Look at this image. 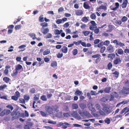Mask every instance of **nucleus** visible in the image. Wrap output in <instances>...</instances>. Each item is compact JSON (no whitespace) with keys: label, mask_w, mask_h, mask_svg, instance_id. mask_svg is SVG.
Listing matches in <instances>:
<instances>
[{"label":"nucleus","mask_w":129,"mask_h":129,"mask_svg":"<svg viewBox=\"0 0 129 129\" xmlns=\"http://www.w3.org/2000/svg\"><path fill=\"white\" fill-rule=\"evenodd\" d=\"M11 115L12 117L11 119L13 120L16 119H18L19 118L22 117V116L20 112L19 111H17L14 110L11 113Z\"/></svg>","instance_id":"nucleus-1"},{"label":"nucleus","mask_w":129,"mask_h":129,"mask_svg":"<svg viewBox=\"0 0 129 129\" xmlns=\"http://www.w3.org/2000/svg\"><path fill=\"white\" fill-rule=\"evenodd\" d=\"M102 110L107 114H108L111 113L112 111V109L110 106L106 104L103 106Z\"/></svg>","instance_id":"nucleus-2"},{"label":"nucleus","mask_w":129,"mask_h":129,"mask_svg":"<svg viewBox=\"0 0 129 129\" xmlns=\"http://www.w3.org/2000/svg\"><path fill=\"white\" fill-rule=\"evenodd\" d=\"M78 112L81 116H85L89 118L91 116V115L89 113L85 110H83V111H82L80 110H79Z\"/></svg>","instance_id":"nucleus-3"},{"label":"nucleus","mask_w":129,"mask_h":129,"mask_svg":"<svg viewBox=\"0 0 129 129\" xmlns=\"http://www.w3.org/2000/svg\"><path fill=\"white\" fill-rule=\"evenodd\" d=\"M114 50V46L111 45H110L107 48V52L109 53H112L113 52Z\"/></svg>","instance_id":"nucleus-4"},{"label":"nucleus","mask_w":129,"mask_h":129,"mask_svg":"<svg viewBox=\"0 0 129 129\" xmlns=\"http://www.w3.org/2000/svg\"><path fill=\"white\" fill-rule=\"evenodd\" d=\"M115 5L116 7L114 8L113 6L111 5L110 6V8L112 10L115 11L117 10L118 9L119 7V4L118 3L116 2L115 3Z\"/></svg>","instance_id":"nucleus-5"},{"label":"nucleus","mask_w":129,"mask_h":129,"mask_svg":"<svg viewBox=\"0 0 129 129\" xmlns=\"http://www.w3.org/2000/svg\"><path fill=\"white\" fill-rule=\"evenodd\" d=\"M46 111L49 114H51L53 113V109L52 108L49 106H47L46 107Z\"/></svg>","instance_id":"nucleus-6"},{"label":"nucleus","mask_w":129,"mask_h":129,"mask_svg":"<svg viewBox=\"0 0 129 129\" xmlns=\"http://www.w3.org/2000/svg\"><path fill=\"white\" fill-rule=\"evenodd\" d=\"M121 60L119 58H117L114 60L113 61V63L115 65L120 64L121 62Z\"/></svg>","instance_id":"nucleus-7"},{"label":"nucleus","mask_w":129,"mask_h":129,"mask_svg":"<svg viewBox=\"0 0 129 129\" xmlns=\"http://www.w3.org/2000/svg\"><path fill=\"white\" fill-rule=\"evenodd\" d=\"M22 70L23 71V68L22 66L20 64H19L16 66L15 67V70L18 72L20 70Z\"/></svg>","instance_id":"nucleus-8"},{"label":"nucleus","mask_w":129,"mask_h":129,"mask_svg":"<svg viewBox=\"0 0 129 129\" xmlns=\"http://www.w3.org/2000/svg\"><path fill=\"white\" fill-rule=\"evenodd\" d=\"M128 3V0H124L122 4H121V6L123 8H126Z\"/></svg>","instance_id":"nucleus-9"},{"label":"nucleus","mask_w":129,"mask_h":129,"mask_svg":"<svg viewBox=\"0 0 129 129\" xmlns=\"http://www.w3.org/2000/svg\"><path fill=\"white\" fill-rule=\"evenodd\" d=\"M115 56V55L114 53H111L108 54V57L111 60H113Z\"/></svg>","instance_id":"nucleus-10"},{"label":"nucleus","mask_w":129,"mask_h":129,"mask_svg":"<svg viewBox=\"0 0 129 129\" xmlns=\"http://www.w3.org/2000/svg\"><path fill=\"white\" fill-rule=\"evenodd\" d=\"M61 50L63 53H66L68 52V48L66 46H63L61 49Z\"/></svg>","instance_id":"nucleus-11"},{"label":"nucleus","mask_w":129,"mask_h":129,"mask_svg":"<svg viewBox=\"0 0 129 129\" xmlns=\"http://www.w3.org/2000/svg\"><path fill=\"white\" fill-rule=\"evenodd\" d=\"M122 93L124 94H129V88H125L122 90Z\"/></svg>","instance_id":"nucleus-12"},{"label":"nucleus","mask_w":129,"mask_h":129,"mask_svg":"<svg viewBox=\"0 0 129 129\" xmlns=\"http://www.w3.org/2000/svg\"><path fill=\"white\" fill-rule=\"evenodd\" d=\"M111 89V87H107L104 88V91L105 93H109L110 92Z\"/></svg>","instance_id":"nucleus-13"},{"label":"nucleus","mask_w":129,"mask_h":129,"mask_svg":"<svg viewBox=\"0 0 129 129\" xmlns=\"http://www.w3.org/2000/svg\"><path fill=\"white\" fill-rule=\"evenodd\" d=\"M89 18L88 17H86L84 16L82 18L81 20L84 23H86L89 21Z\"/></svg>","instance_id":"nucleus-14"},{"label":"nucleus","mask_w":129,"mask_h":129,"mask_svg":"<svg viewBox=\"0 0 129 129\" xmlns=\"http://www.w3.org/2000/svg\"><path fill=\"white\" fill-rule=\"evenodd\" d=\"M75 14L77 15L80 16L82 15L83 14V12L82 10H78L76 11Z\"/></svg>","instance_id":"nucleus-15"},{"label":"nucleus","mask_w":129,"mask_h":129,"mask_svg":"<svg viewBox=\"0 0 129 129\" xmlns=\"http://www.w3.org/2000/svg\"><path fill=\"white\" fill-rule=\"evenodd\" d=\"M83 7L84 8L86 9H89L90 8V7L89 6L87 2H85L83 4Z\"/></svg>","instance_id":"nucleus-16"},{"label":"nucleus","mask_w":129,"mask_h":129,"mask_svg":"<svg viewBox=\"0 0 129 129\" xmlns=\"http://www.w3.org/2000/svg\"><path fill=\"white\" fill-rule=\"evenodd\" d=\"M96 25H90L89 27V29L92 30H94V28H97Z\"/></svg>","instance_id":"nucleus-17"},{"label":"nucleus","mask_w":129,"mask_h":129,"mask_svg":"<svg viewBox=\"0 0 129 129\" xmlns=\"http://www.w3.org/2000/svg\"><path fill=\"white\" fill-rule=\"evenodd\" d=\"M117 53L119 54L122 55L124 53V51L121 48L118 49Z\"/></svg>","instance_id":"nucleus-18"},{"label":"nucleus","mask_w":129,"mask_h":129,"mask_svg":"<svg viewBox=\"0 0 129 129\" xmlns=\"http://www.w3.org/2000/svg\"><path fill=\"white\" fill-rule=\"evenodd\" d=\"M50 53V50L49 49H47L45 50L43 52V55H46L49 54Z\"/></svg>","instance_id":"nucleus-19"},{"label":"nucleus","mask_w":129,"mask_h":129,"mask_svg":"<svg viewBox=\"0 0 129 129\" xmlns=\"http://www.w3.org/2000/svg\"><path fill=\"white\" fill-rule=\"evenodd\" d=\"M39 20L40 22H43L44 21V18L43 17V15L41 14L39 17Z\"/></svg>","instance_id":"nucleus-20"},{"label":"nucleus","mask_w":129,"mask_h":129,"mask_svg":"<svg viewBox=\"0 0 129 129\" xmlns=\"http://www.w3.org/2000/svg\"><path fill=\"white\" fill-rule=\"evenodd\" d=\"M3 80L6 83H7L9 81L10 79L9 78L5 77L3 78Z\"/></svg>","instance_id":"nucleus-21"},{"label":"nucleus","mask_w":129,"mask_h":129,"mask_svg":"<svg viewBox=\"0 0 129 129\" xmlns=\"http://www.w3.org/2000/svg\"><path fill=\"white\" fill-rule=\"evenodd\" d=\"M79 106L80 108L83 110L86 107V105L83 103L79 104Z\"/></svg>","instance_id":"nucleus-22"},{"label":"nucleus","mask_w":129,"mask_h":129,"mask_svg":"<svg viewBox=\"0 0 129 129\" xmlns=\"http://www.w3.org/2000/svg\"><path fill=\"white\" fill-rule=\"evenodd\" d=\"M29 35L31 38H32L33 40H35L36 39V35L34 33H30L29 34Z\"/></svg>","instance_id":"nucleus-23"},{"label":"nucleus","mask_w":129,"mask_h":129,"mask_svg":"<svg viewBox=\"0 0 129 129\" xmlns=\"http://www.w3.org/2000/svg\"><path fill=\"white\" fill-rule=\"evenodd\" d=\"M41 26H42V28H44L47 27L48 26V24L47 23L45 22H43L41 23L40 24Z\"/></svg>","instance_id":"nucleus-24"},{"label":"nucleus","mask_w":129,"mask_h":129,"mask_svg":"<svg viewBox=\"0 0 129 129\" xmlns=\"http://www.w3.org/2000/svg\"><path fill=\"white\" fill-rule=\"evenodd\" d=\"M57 66V63L56 61H53L51 63V66L52 67H55Z\"/></svg>","instance_id":"nucleus-25"},{"label":"nucleus","mask_w":129,"mask_h":129,"mask_svg":"<svg viewBox=\"0 0 129 129\" xmlns=\"http://www.w3.org/2000/svg\"><path fill=\"white\" fill-rule=\"evenodd\" d=\"M100 101L102 102H105L108 101V99L106 97H103L100 99Z\"/></svg>","instance_id":"nucleus-26"},{"label":"nucleus","mask_w":129,"mask_h":129,"mask_svg":"<svg viewBox=\"0 0 129 129\" xmlns=\"http://www.w3.org/2000/svg\"><path fill=\"white\" fill-rule=\"evenodd\" d=\"M90 17L92 19L94 20L96 19V16L95 14L94 13H93L90 15Z\"/></svg>","instance_id":"nucleus-27"},{"label":"nucleus","mask_w":129,"mask_h":129,"mask_svg":"<svg viewBox=\"0 0 129 129\" xmlns=\"http://www.w3.org/2000/svg\"><path fill=\"white\" fill-rule=\"evenodd\" d=\"M24 98L25 100L27 101L30 99V97L28 94H25L24 96Z\"/></svg>","instance_id":"nucleus-28"},{"label":"nucleus","mask_w":129,"mask_h":129,"mask_svg":"<svg viewBox=\"0 0 129 129\" xmlns=\"http://www.w3.org/2000/svg\"><path fill=\"white\" fill-rule=\"evenodd\" d=\"M99 9H103L105 10H107V8L105 6L102 5L99 7Z\"/></svg>","instance_id":"nucleus-29"},{"label":"nucleus","mask_w":129,"mask_h":129,"mask_svg":"<svg viewBox=\"0 0 129 129\" xmlns=\"http://www.w3.org/2000/svg\"><path fill=\"white\" fill-rule=\"evenodd\" d=\"M82 93V92L80 91L79 90H77L75 92V94L76 95H80Z\"/></svg>","instance_id":"nucleus-30"},{"label":"nucleus","mask_w":129,"mask_h":129,"mask_svg":"<svg viewBox=\"0 0 129 129\" xmlns=\"http://www.w3.org/2000/svg\"><path fill=\"white\" fill-rule=\"evenodd\" d=\"M72 107L73 109H77L78 108V106L76 104H73L72 105Z\"/></svg>","instance_id":"nucleus-31"},{"label":"nucleus","mask_w":129,"mask_h":129,"mask_svg":"<svg viewBox=\"0 0 129 129\" xmlns=\"http://www.w3.org/2000/svg\"><path fill=\"white\" fill-rule=\"evenodd\" d=\"M89 110H91L92 112H94L96 111V110L93 107L92 105L91 104L90 106H89Z\"/></svg>","instance_id":"nucleus-32"},{"label":"nucleus","mask_w":129,"mask_h":129,"mask_svg":"<svg viewBox=\"0 0 129 129\" xmlns=\"http://www.w3.org/2000/svg\"><path fill=\"white\" fill-rule=\"evenodd\" d=\"M90 33V31H83L82 33L84 36H86L88 35Z\"/></svg>","instance_id":"nucleus-33"},{"label":"nucleus","mask_w":129,"mask_h":129,"mask_svg":"<svg viewBox=\"0 0 129 129\" xmlns=\"http://www.w3.org/2000/svg\"><path fill=\"white\" fill-rule=\"evenodd\" d=\"M127 17L125 16H124L121 19V20L122 22H125L127 20Z\"/></svg>","instance_id":"nucleus-34"},{"label":"nucleus","mask_w":129,"mask_h":129,"mask_svg":"<svg viewBox=\"0 0 129 129\" xmlns=\"http://www.w3.org/2000/svg\"><path fill=\"white\" fill-rule=\"evenodd\" d=\"M106 49V48L104 46L102 47L101 48L100 52L101 53H103L105 51Z\"/></svg>","instance_id":"nucleus-35"},{"label":"nucleus","mask_w":129,"mask_h":129,"mask_svg":"<svg viewBox=\"0 0 129 129\" xmlns=\"http://www.w3.org/2000/svg\"><path fill=\"white\" fill-rule=\"evenodd\" d=\"M49 31V29L48 28H46L44 29V31H42V33L44 34H47Z\"/></svg>","instance_id":"nucleus-36"},{"label":"nucleus","mask_w":129,"mask_h":129,"mask_svg":"<svg viewBox=\"0 0 129 129\" xmlns=\"http://www.w3.org/2000/svg\"><path fill=\"white\" fill-rule=\"evenodd\" d=\"M114 97H115L116 98H118L119 96L118 95L117 92L115 91H114L112 93Z\"/></svg>","instance_id":"nucleus-37"},{"label":"nucleus","mask_w":129,"mask_h":129,"mask_svg":"<svg viewBox=\"0 0 129 129\" xmlns=\"http://www.w3.org/2000/svg\"><path fill=\"white\" fill-rule=\"evenodd\" d=\"M41 99L43 101H46L47 100V99L45 95H43L41 97Z\"/></svg>","instance_id":"nucleus-38"},{"label":"nucleus","mask_w":129,"mask_h":129,"mask_svg":"<svg viewBox=\"0 0 129 129\" xmlns=\"http://www.w3.org/2000/svg\"><path fill=\"white\" fill-rule=\"evenodd\" d=\"M104 45L106 46H108L110 43V42L109 41L107 40L103 42Z\"/></svg>","instance_id":"nucleus-39"},{"label":"nucleus","mask_w":129,"mask_h":129,"mask_svg":"<svg viewBox=\"0 0 129 129\" xmlns=\"http://www.w3.org/2000/svg\"><path fill=\"white\" fill-rule=\"evenodd\" d=\"M18 73V72L17 71H13V73L11 74V75L12 77H14L16 76Z\"/></svg>","instance_id":"nucleus-40"},{"label":"nucleus","mask_w":129,"mask_h":129,"mask_svg":"<svg viewBox=\"0 0 129 129\" xmlns=\"http://www.w3.org/2000/svg\"><path fill=\"white\" fill-rule=\"evenodd\" d=\"M73 42L74 44H75L77 46L81 44V41L79 40L77 42L76 41H74Z\"/></svg>","instance_id":"nucleus-41"},{"label":"nucleus","mask_w":129,"mask_h":129,"mask_svg":"<svg viewBox=\"0 0 129 129\" xmlns=\"http://www.w3.org/2000/svg\"><path fill=\"white\" fill-rule=\"evenodd\" d=\"M48 123L52 124H56V122L55 121H53L50 119L48 120Z\"/></svg>","instance_id":"nucleus-42"},{"label":"nucleus","mask_w":129,"mask_h":129,"mask_svg":"<svg viewBox=\"0 0 129 129\" xmlns=\"http://www.w3.org/2000/svg\"><path fill=\"white\" fill-rule=\"evenodd\" d=\"M109 70H110L112 67V65L111 62H109L107 66Z\"/></svg>","instance_id":"nucleus-43"},{"label":"nucleus","mask_w":129,"mask_h":129,"mask_svg":"<svg viewBox=\"0 0 129 129\" xmlns=\"http://www.w3.org/2000/svg\"><path fill=\"white\" fill-rule=\"evenodd\" d=\"M104 121L105 123H107L108 124H110V119L108 118H106L104 120Z\"/></svg>","instance_id":"nucleus-44"},{"label":"nucleus","mask_w":129,"mask_h":129,"mask_svg":"<svg viewBox=\"0 0 129 129\" xmlns=\"http://www.w3.org/2000/svg\"><path fill=\"white\" fill-rule=\"evenodd\" d=\"M101 57V56L100 54H99L93 55L92 56V58H97L98 57Z\"/></svg>","instance_id":"nucleus-45"},{"label":"nucleus","mask_w":129,"mask_h":129,"mask_svg":"<svg viewBox=\"0 0 129 129\" xmlns=\"http://www.w3.org/2000/svg\"><path fill=\"white\" fill-rule=\"evenodd\" d=\"M65 125H62V128H66L67 127V125L68 126L69 124L67 122H65L64 123Z\"/></svg>","instance_id":"nucleus-46"},{"label":"nucleus","mask_w":129,"mask_h":129,"mask_svg":"<svg viewBox=\"0 0 129 129\" xmlns=\"http://www.w3.org/2000/svg\"><path fill=\"white\" fill-rule=\"evenodd\" d=\"M19 102L20 103L24 104L25 103V100L24 99L20 98L19 99Z\"/></svg>","instance_id":"nucleus-47"},{"label":"nucleus","mask_w":129,"mask_h":129,"mask_svg":"<svg viewBox=\"0 0 129 129\" xmlns=\"http://www.w3.org/2000/svg\"><path fill=\"white\" fill-rule=\"evenodd\" d=\"M101 60V58L100 57H98L95 60V62L96 64L100 62Z\"/></svg>","instance_id":"nucleus-48"},{"label":"nucleus","mask_w":129,"mask_h":129,"mask_svg":"<svg viewBox=\"0 0 129 129\" xmlns=\"http://www.w3.org/2000/svg\"><path fill=\"white\" fill-rule=\"evenodd\" d=\"M113 74L115 75V77L117 78L119 76V74L118 71H116L115 72L113 73Z\"/></svg>","instance_id":"nucleus-49"},{"label":"nucleus","mask_w":129,"mask_h":129,"mask_svg":"<svg viewBox=\"0 0 129 129\" xmlns=\"http://www.w3.org/2000/svg\"><path fill=\"white\" fill-rule=\"evenodd\" d=\"M99 113L100 115L102 116H104L105 115L106 113L103 111L102 110H100L99 111Z\"/></svg>","instance_id":"nucleus-50"},{"label":"nucleus","mask_w":129,"mask_h":129,"mask_svg":"<svg viewBox=\"0 0 129 129\" xmlns=\"http://www.w3.org/2000/svg\"><path fill=\"white\" fill-rule=\"evenodd\" d=\"M7 87V85L6 84L1 85L0 86V90H3L4 89Z\"/></svg>","instance_id":"nucleus-51"},{"label":"nucleus","mask_w":129,"mask_h":129,"mask_svg":"<svg viewBox=\"0 0 129 129\" xmlns=\"http://www.w3.org/2000/svg\"><path fill=\"white\" fill-rule=\"evenodd\" d=\"M21 27V25H17L15 27V30H16L20 29Z\"/></svg>","instance_id":"nucleus-52"},{"label":"nucleus","mask_w":129,"mask_h":129,"mask_svg":"<svg viewBox=\"0 0 129 129\" xmlns=\"http://www.w3.org/2000/svg\"><path fill=\"white\" fill-rule=\"evenodd\" d=\"M63 56L62 53H58L57 54V57L58 58H60L61 57Z\"/></svg>","instance_id":"nucleus-53"},{"label":"nucleus","mask_w":129,"mask_h":129,"mask_svg":"<svg viewBox=\"0 0 129 129\" xmlns=\"http://www.w3.org/2000/svg\"><path fill=\"white\" fill-rule=\"evenodd\" d=\"M77 53V50L76 49H74L72 51V53L74 55H76Z\"/></svg>","instance_id":"nucleus-54"},{"label":"nucleus","mask_w":129,"mask_h":129,"mask_svg":"<svg viewBox=\"0 0 129 129\" xmlns=\"http://www.w3.org/2000/svg\"><path fill=\"white\" fill-rule=\"evenodd\" d=\"M6 107L7 108H8L9 109H10L11 111H12L13 109V107L10 104H9L8 105V106H6Z\"/></svg>","instance_id":"nucleus-55"},{"label":"nucleus","mask_w":129,"mask_h":129,"mask_svg":"<svg viewBox=\"0 0 129 129\" xmlns=\"http://www.w3.org/2000/svg\"><path fill=\"white\" fill-rule=\"evenodd\" d=\"M40 113L41 115L43 117H46L47 116V114H46L44 112L41 111Z\"/></svg>","instance_id":"nucleus-56"},{"label":"nucleus","mask_w":129,"mask_h":129,"mask_svg":"<svg viewBox=\"0 0 129 129\" xmlns=\"http://www.w3.org/2000/svg\"><path fill=\"white\" fill-rule=\"evenodd\" d=\"M5 110H3L2 111V112L0 113V116H3L5 114Z\"/></svg>","instance_id":"nucleus-57"},{"label":"nucleus","mask_w":129,"mask_h":129,"mask_svg":"<svg viewBox=\"0 0 129 129\" xmlns=\"http://www.w3.org/2000/svg\"><path fill=\"white\" fill-rule=\"evenodd\" d=\"M52 35L50 33L48 34L46 37H44L46 38H50L52 37Z\"/></svg>","instance_id":"nucleus-58"},{"label":"nucleus","mask_w":129,"mask_h":129,"mask_svg":"<svg viewBox=\"0 0 129 129\" xmlns=\"http://www.w3.org/2000/svg\"><path fill=\"white\" fill-rule=\"evenodd\" d=\"M62 22V20L61 19H58L56 21V22L57 24L61 23Z\"/></svg>","instance_id":"nucleus-59"},{"label":"nucleus","mask_w":129,"mask_h":129,"mask_svg":"<svg viewBox=\"0 0 129 129\" xmlns=\"http://www.w3.org/2000/svg\"><path fill=\"white\" fill-rule=\"evenodd\" d=\"M21 18H22L21 17H18V19L16 21H15L14 22V24H16L18 22L20 21V20L21 19Z\"/></svg>","instance_id":"nucleus-60"},{"label":"nucleus","mask_w":129,"mask_h":129,"mask_svg":"<svg viewBox=\"0 0 129 129\" xmlns=\"http://www.w3.org/2000/svg\"><path fill=\"white\" fill-rule=\"evenodd\" d=\"M54 34L55 35H59L60 33L59 30L58 29L54 30Z\"/></svg>","instance_id":"nucleus-61"},{"label":"nucleus","mask_w":129,"mask_h":129,"mask_svg":"<svg viewBox=\"0 0 129 129\" xmlns=\"http://www.w3.org/2000/svg\"><path fill=\"white\" fill-rule=\"evenodd\" d=\"M18 98L15 95L12 96H11V99L12 100L15 101H17L18 99Z\"/></svg>","instance_id":"nucleus-62"},{"label":"nucleus","mask_w":129,"mask_h":129,"mask_svg":"<svg viewBox=\"0 0 129 129\" xmlns=\"http://www.w3.org/2000/svg\"><path fill=\"white\" fill-rule=\"evenodd\" d=\"M104 45L103 42H101L99 43L98 45V47L99 48H100L102 47V46Z\"/></svg>","instance_id":"nucleus-63"},{"label":"nucleus","mask_w":129,"mask_h":129,"mask_svg":"<svg viewBox=\"0 0 129 129\" xmlns=\"http://www.w3.org/2000/svg\"><path fill=\"white\" fill-rule=\"evenodd\" d=\"M100 40L99 39H96L94 40V43L95 44H97L99 43Z\"/></svg>","instance_id":"nucleus-64"}]
</instances>
